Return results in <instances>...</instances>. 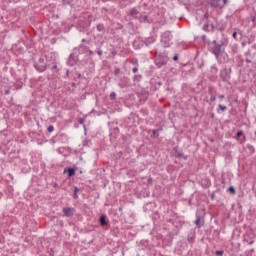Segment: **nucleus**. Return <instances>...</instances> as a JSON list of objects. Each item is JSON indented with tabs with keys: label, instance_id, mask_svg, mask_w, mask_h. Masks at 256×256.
I'll list each match as a JSON object with an SVG mask.
<instances>
[{
	"label": "nucleus",
	"instance_id": "obj_1",
	"mask_svg": "<svg viewBox=\"0 0 256 256\" xmlns=\"http://www.w3.org/2000/svg\"><path fill=\"white\" fill-rule=\"evenodd\" d=\"M196 221H195V225H197V227H203V225H205V212L201 211V216H199L198 214H196Z\"/></svg>",
	"mask_w": 256,
	"mask_h": 256
},
{
	"label": "nucleus",
	"instance_id": "obj_2",
	"mask_svg": "<svg viewBox=\"0 0 256 256\" xmlns=\"http://www.w3.org/2000/svg\"><path fill=\"white\" fill-rule=\"evenodd\" d=\"M63 213L66 217H73L75 214V208H63Z\"/></svg>",
	"mask_w": 256,
	"mask_h": 256
},
{
	"label": "nucleus",
	"instance_id": "obj_3",
	"mask_svg": "<svg viewBox=\"0 0 256 256\" xmlns=\"http://www.w3.org/2000/svg\"><path fill=\"white\" fill-rule=\"evenodd\" d=\"M139 15H141L136 8H132L130 11V17H132L133 19H137V17H139Z\"/></svg>",
	"mask_w": 256,
	"mask_h": 256
},
{
	"label": "nucleus",
	"instance_id": "obj_4",
	"mask_svg": "<svg viewBox=\"0 0 256 256\" xmlns=\"http://www.w3.org/2000/svg\"><path fill=\"white\" fill-rule=\"evenodd\" d=\"M162 41H163L164 43H167V41H171V34H169V33H164V34L162 35Z\"/></svg>",
	"mask_w": 256,
	"mask_h": 256
},
{
	"label": "nucleus",
	"instance_id": "obj_5",
	"mask_svg": "<svg viewBox=\"0 0 256 256\" xmlns=\"http://www.w3.org/2000/svg\"><path fill=\"white\" fill-rule=\"evenodd\" d=\"M221 0H211L210 5L211 7H221Z\"/></svg>",
	"mask_w": 256,
	"mask_h": 256
},
{
	"label": "nucleus",
	"instance_id": "obj_6",
	"mask_svg": "<svg viewBox=\"0 0 256 256\" xmlns=\"http://www.w3.org/2000/svg\"><path fill=\"white\" fill-rule=\"evenodd\" d=\"M213 53H214L215 57H219V53H221V46L216 45L213 49Z\"/></svg>",
	"mask_w": 256,
	"mask_h": 256
},
{
	"label": "nucleus",
	"instance_id": "obj_7",
	"mask_svg": "<svg viewBox=\"0 0 256 256\" xmlns=\"http://www.w3.org/2000/svg\"><path fill=\"white\" fill-rule=\"evenodd\" d=\"M64 173H68V177H73V175H75V169L73 168H69L68 170L65 169Z\"/></svg>",
	"mask_w": 256,
	"mask_h": 256
},
{
	"label": "nucleus",
	"instance_id": "obj_8",
	"mask_svg": "<svg viewBox=\"0 0 256 256\" xmlns=\"http://www.w3.org/2000/svg\"><path fill=\"white\" fill-rule=\"evenodd\" d=\"M105 219H106L105 215H102L100 217V225H102V227H105V225H107V221Z\"/></svg>",
	"mask_w": 256,
	"mask_h": 256
},
{
	"label": "nucleus",
	"instance_id": "obj_9",
	"mask_svg": "<svg viewBox=\"0 0 256 256\" xmlns=\"http://www.w3.org/2000/svg\"><path fill=\"white\" fill-rule=\"evenodd\" d=\"M77 191H79V188L74 189V194H73L74 199H79V196L77 195Z\"/></svg>",
	"mask_w": 256,
	"mask_h": 256
},
{
	"label": "nucleus",
	"instance_id": "obj_10",
	"mask_svg": "<svg viewBox=\"0 0 256 256\" xmlns=\"http://www.w3.org/2000/svg\"><path fill=\"white\" fill-rule=\"evenodd\" d=\"M53 131H55V128L53 126H49L48 127V132L53 133Z\"/></svg>",
	"mask_w": 256,
	"mask_h": 256
},
{
	"label": "nucleus",
	"instance_id": "obj_11",
	"mask_svg": "<svg viewBox=\"0 0 256 256\" xmlns=\"http://www.w3.org/2000/svg\"><path fill=\"white\" fill-rule=\"evenodd\" d=\"M219 109H221V111H227V106L219 105Z\"/></svg>",
	"mask_w": 256,
	"mask_h": 256
},
{
	"label": "nucleus",
	"instance_id": "obj_12",
	"mask_svg": "<svg viewBox=\"0 0 256 256\" xmlns=\"http://www.w3.org/2000/svg\"><path fill=\"white\" fill-rule=\"evenodd\" d=\"M229 191H230V193H232L233 195H235V187L231 186V187L229 188Z\"/></svg>",
	"mask_w": 256,
	"mask_h": 256
},
{
	"label": "nucleus",
	"instance_id": "obj_13",
	"mask_svg": "<svg viewBox=\"0 0 256 256\" xmlns=\"http://www.w3.org/2000/svg\"><path fill=\"white\" fill-rule=\"evenodd\" d=\"M115 97H116L115 92H112V93L110 94V99L114 100V99H115Z\"/></svg>",
	"mask_w": 256,
	"mask_h": 256
},
{
	"label": "nucleus",
	"instance_id": "obj_14",
	"mask_svg": "<svg viewBox=\"0 0 256 256\" xmlns=\"http://www.w3.org/2000/svg\"><path fill=\"white\" fill-rule=\"evenodd\" d=\"M216 255H223V251L222 250H217Z\"/></svg>",
	"mask_w": 256,
	"mask_h": 256
},
{
	"label": "nucleus",
	"instance_id": "obj_15",
	"mask_svg": "<svg viewBox=\"0 0 256 256\" xmlns=\"http://www.w3.org/2000/svg\"><path fill=\"white\" fill-rule=\"evenodd\" d=\"M97 29H98L99 31H103V26H102V25H98V26H97Z\"/></svg>",
	"mask_w": 256,
	"mask_h": 256
},
{
	"label": "nucleus",
	"instance_id": "obj_16",
	"mask_svg": "<svg viewBox=\"0 0 256 256\" xmlns=\"http://www.w3.org/2000/svg\"><path fill=\"white\" fill-rule=\"evenodd\" d=\"M215 99H216L215 96H211V97H210V101H211L212 103L215 102Z\"/></svg>",
	"mask_w": 256,
	"mask_h": 256
},
{
	"label": "nucleus",
	"instance_id": "obj_17",
	"mask_svg": "<svg viewBox=\"0 0 256 256\" xmlns=\"http://www.w3.org/2000/svg\"><path fill=\"white\" fill-rule=\"evenodd\" d=\"M241 135H243V131H239V132L237 133V137H241Z\"/></svg>",
	"mask_w": 256,
	"mask_h": 256
},
{
	"label": "nucleus",
	"instance_id": "obj_18",
	"mask_svg": "<svg viewBox=\"0 0 256 256\" xmlns=\"http://www.w3.org/2000/svg\"><path fill=\"white\" fill-rule=\"evenodd\" d=\"M232 36L234 37V39H237V32H233Z\"/></svg>",
	"mask_w": 256,
	"mask_h": 256
},
{
	"label": "nucleus",
	"instance_id": "obj_19",
	"mask_svg": "<svg viewBox=\"0 0 256 256\" xmlns=\"http://www.w3.org/2000/svg\"><path fill=\"white\" fill-rule=\"evenodd\" d=\"M132 71H133V73H137V71H139V69L133 68Z\"/></svg>",
	"mask_w": 256,
	"mask_h": 256
},
{
	"label": "nucleus",
	"instance_id": "obj_20",
	"mask_svg": "<svg viewBox=\"0 0 256 256\" xmlns=\"http://www.w3.org/2000/svg\"><path fill=\"white\" fill-rule=\"evenodd\" d=\"M224 5H227V0H223V5L220 7H224Z\"/></svg>",
	"mask_w": 256,
	"mask_h": 256
},
{
	"label": "nucleus",
	"instance_id": "obj_21",
	"mask_svg": "<svg viewBox=\"0 0 256 256\" xmlns=\"http://www.w3.org/2000/svg\"><path fill=\"white\" fill-rule=\"evenodd\" d=\"M219 99H220V100H223V99H225V96H224V95H220V96H219Z\"/></svg>",
	"mask_w": 256,
	"mask_h": 256
},
{
	"label": "nucleus",
	"instance_id": "obj_22",
	"mask_svg": "<svg viewBox=\"0 0 256 256\" xmlns=\"http://www.w3.org/2000/svg\"><path fill=\"white\" fill-rule=\"evenodd\" d=\"M178 59H179V57H177V56H174V57H173V60H174V61H178Z\"/></svg>",
	"mask_w": 256,
	"mask_h": 256
},
{
	"label": "nucleus",
	"instance_id": "obj_23",
	"mask_svg": "<svg viewBox=\"0 0 256 256\" xmlns=\"http://www.w3.org/2000/svg\"><path fill=\"white\" fill-rule=\"evenodd\" d=\"M204 29H209V24H205Z\"/></svg>",
	"mask_w": 256,
	"mask_h": 256
},
{
	"label": "nucleus",
	"instance_id": "obj_24",
	"mask_svg": "<svg viewBox=\"0 0 256 256\" xmlns=\"http://www.w3.org/2000/svg\"><path fill=\"white\" fill-rule=\"evenodd\" d=\"M63 3H69V0H63Z\"/></svg>",
	"mask_w": 256,
	"mask_h": 256
},
{
	"label": "nucleus",
	"instance_id": "obj_25",
	"mask_svg": "<svg viewBox=\"0 0 256 256\" xmlns=\"http://www.w3.org/2000/svg\"><path fill=\"white\" fill-rule=\"evenodd\" d=\"M155 133H157L155 130H153V134L155 135Z\"/></svg>",
	"mask_w": 256,
	"mask_h": 256
},
{
	"label": "nucleus",
	"instance_id": "obj_26",
	"mask_svg": "<svg viewBox=\"0 0 256 256\" xmlns=\"http://www.w3.org/2000/svg\"><path fill=\"white\" fill-rule=\"evenodd\" d=\"M54 69H57V66H54Z\"/></svg>",
	"mask_w": 256,
	"mask_h": 256
},
{
	"label": "nucleus",
	"instance_id": "obj_27",
	"mask_svg": "<svg viewBox=\"0 0 256 256\" xmlns=\"http://www.w3.org/2000/svg\"><path fill=\"white\" fill-rule=\"evenodd\" d=\"M211 29H213V25H211Z\"/></svg>",
	"mask_w": 256,
	"mask_h": 256
}]
</instances>
